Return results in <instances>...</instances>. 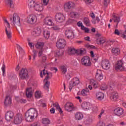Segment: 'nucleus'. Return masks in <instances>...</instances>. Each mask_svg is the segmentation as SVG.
<instances>
[{
    "label": "nucleus",
    "instance_id": "f257e3e1",
    "mask_svg": "<svg viewBox=\"0 0 126 126\" xmlns=\"http://www.w3.org/2000/svg\"><path fill=\"white\" fill-rule=\"evenodd\" d=\"M95 38L96 39V42L98 45H103L106 43L107 46H109V42L106 41V38L103 36L102 35L99 33H97L95 34Z\"/></svg>",
    "mask_w": 126,
    "mask_h": 126
},
{
    "label": "nucleus",
    "instance_id": "f03ea898",
    "mask_svg": "<svg viewBox=\"0 0 126 126\" xmlns=\"http://www.w3.org/2000/svg\"><path fill=\"white\" fill-rule=\"evenodd\" d=\"M19 78L21 80H25L29 78V74L28 70L26 68H23L19 73Z\"/></svg>",
    "mask_w": 126,
    "mask_h": 126
},
{
    "label": "nucleus",
    "instance_id": "7ed1b4c3",
    "mask_svg": "<svg viewBox=\"0 0 126 126\" xmlns=\"http://www.w3.org/2000/svg\"><path fill=\"white\" fill-rule=\"evenodd\" d=\"M80 83V80L78 77L73 78L69 82V89L71 91L74 86H77Z\"/></svg>",
    "mask_w": 126,
    "mask_h": 126
},
{
    "label": "nucleus",
    "instance_id": "20e7f679",
    "mask_svg": "<svg viewBox=\"0 0 126 126\" xmlns=\"http://www.w3.org/2000/svg\"><path fill=\"white\" fill-rule=\"evenodd\" d=\"M10 20L13 23V25H17L20 26V18L19 16L16 13H14L13 17L10 18Z\"/></svg>",
    "mask_w": 126,
    "mask_h": 126
},
{
    "label": "nucleus",
    "instance_id": "39448f33",
    "mask_svg": "<svg viewBox=\"0 0 126 126\" xmlns=\"http://www.w3.org/2000/svg\"><path fill=\"white\" fill-rule=\"evenodd\" d=\"M81 63L85 66H91L92 64L90 57L89 56H84L81 59Z\"/></svg>",
    "mask_w": 126,
    "mask_h": 126
},
{
    "label": "nucleus",
    "instance_id": "423d86ee",
    "mask_svg": "<svg viewBox=\"0 0 126 126\" xmlns=\"http://www.w3.org/2000/svg\"><path fill=\"white\" fill-rule=\"evenodd\" d=\"M33 7L36 11H42L43 9H44L43 5L40 2H36V1H33Z\"/></svg>",
    "mask_w": 126,
    "mask_h": 126
},
{
    "label": "nucleus",
    "instance_id": "0eeeda50",
    "mask_svg": "<svg viewBox=\"0 0 126 126\" xmlns=\"http://www.w3.org/2000/svg\"><path fill=\"white\" fill-rule=\"evenodd\" d=\"M101 66L103 69H110V68L111 67V63H110V61L107 59L102 60Z\"/></svg>",
    "mask_w": 126,
    "mask_h": 126
},
{
    "label": "nucleus",
    "instance_id": "6e6552de",
    "mask_svg": "<svg viewBox=\"0 0 126 126\" xmlns=\"http://www.w3.org/2000/svg\"><path fill=\"white\" fill-rule=\"evenodd\" d=\"M22 121H23V116H22V114H17L14 118V123L15 125H19V124H21Z\"/></svg>",
    "mask_w": 126,
    "mask_h": 126
},
{
    "label": "nucleus",
    "instance_id": "1a4fd4ad",
    "mask_svg": "<svg viewBox=\"0 0 126 126\" xmlns=\"http://www.w3.org/2000/svg\"><path fill=\"white\" fill-rule=\"evenodd\" d=\"M125 63L122 60L118 61L115 66V69L116 70H124L125 69Z\"/></svg>",
    "mask_w": 126,
    "mask_h": 126
},
{
    "label": "nucleus",
    "instance_id": "9d476101",
    "mask_svg": "<svg viewBox=\"0 0 126 126\" xmlns=\"http://www.w3.org/2000/svg\"><path fill=\"white\" fill-rule=\"evenodd\" d=\"M55 19L57 22H63L65 20V17L63 14L62 13H57L55 15Z\"/></svg>",
    "mask_w": 126,
    "mask_h": 126
},
{
    "label": "nucleus",
    "instance_id": "9b49d317",
    "mask_svg": "<svg viewBox=\"0 0 126 126\" xmlns=\"http://www.w3.org/2000/svg\"><path fill=\"white\" fill-rule=\"evenodd\" d=\"M14 118V113L11 111H7L5 115V119L7 122H10Z\"/></svg>",
    "mask_w": 126,
    "mask_h": 126
},
{
    "label": "nucleus",
    "instance_id": "f8f14e48",
    "mask_svg": "<svg viewBox=\"0 0 126 126\" xmlns=\"http://www.w3.org/2000/svg\"><path fill=\"white\" fill-rule=\"evenodd\" d=\"M66 42L64 39H60L56 43V47L58 49H63L65 47Z\"/></svg>",
    "mask_w": 126,
    "mask_h": 126
},
{
    "label": "nucleus",
    "instance_id": "ddd939ff",
    "mask_svg": "<svg viewBox=\"0 0 126 126\" xmlns=\"http://www.w3.org/2000/svg\"><path fill=\"white\" fill-rule=\"evenodd\" d=\"M32 108L29 109L25 114V119L27 122L31 123L32 122V111H31Z\"/></svg>",
    "mask_w": 126,
    "mask_h": 126
},
{
    "label": "nucleus",
    "instance_id": "4468645a",
    "mask_svg": "<svg viewBox=\"0 0 126 126\" xmlns=\"http://www.w3.org/2000/svg\"><path fill=\"white\" fill-rule=\"evenodd\" d=\"M78 95H81L83 97H87L90 95V91L88 89H84L81 92L77 93Z\"/></svg>",
    "mask_w": 126,
    "mask_h": 126
},
{
    "label": "nucleus",
    "instance_id": "2eb2a0df",
    "mask_svg": "<svg viewBox=\"0 0 126 126\" xmlns=\"http://www.w3.org/2000/svg\"><path fill=\"white\" fill-rule=\"evenodd\" d=\"M114 114L118 117H123L124 116V109L121 107H118L114 110Z\"/></svg>",
    "mask_w": 126,
    "mask_h": 126
},
{
    "label": "nucleus",
    "instance_id": "dca6fc26",
    "mask_svg": "<svg viewBox=\"0 0 126 126\" xmlns=\"http://www.w3.org/2000/svg\"><path fill=\"white\" fill-rule=\"evenodd\" d=\"M73 6H74V3L73 2L70 1L67 2L64 4V9L65 11H68Z\"/></svg>",
    "mask_w": 126,
    "mask_h": 126
},
{
    "label": "nucleus",
    "instance_id": "f3484780",
    "mask_svg": "<svg viewBox=\"0 0 126 126\" xmlns=\"http://www.w3.org/2000/svg\"><path fill=\"white\" fill-rule=\"evenodd\" d=\"M64 109L67 112H71L73 110V104L71 102H67L64 106Z\"/></svg>",
    "mask_w": 126,
    "mask_h": 126
},
{
    "label": "nucleus",
    "instance_id": "a211bd4d",
    "mask_svg": "<svg viewBox=\"0 0 126 126\" xmlns=\"http://www.w3.org/2000/svg\"><path fill=\"white\" fill-rule=\"evenodd\" d=\"M92 107V104L90 102H84L82 104V108L84 111H89Z\"/></svg>",
    "mask_w": 126,
    "mask_h": 126
},
{
    "label": "nucleus",
    "instance_id": "6ab92c4d",
    "mask_svg": "<svg viewBox=\"0 0 126 126\" xmlns=\"http://www.w3.org/2000/svg\"><path fill=\"white\" fill-rule=\"evenodd\" d=\"M43 75H46L47 74L46 77L44 79H46V80H48L50 79L53 76V74L52 73H47V71H45V69L43 70V71H40V75L42 78H43Z\"/></svg>",
    "mask_w": 126,
    "mask_h": 126
},
{
    "label": "nucleus",
    "instance_id": "aec40b11",
    "mask_svg": "<svg viewBox=\"0 0 126 126\" xmlns=\"http://www.w3.org/2000/svg\"><path fill=\"white\" fill-rule=\"evenodd\" d=\"M95 78L99 81L102 80L103 78H104V76H103V73H102V71L99 69H97L95 74Z\"/></svg>",
    "mask_w": 126,
    "mask_h": 126
},
{
    "label": "nucleus",
    "instance_id": "412c9836",
    "mask_svg": "<svg viewBox=\"0 0 126 126\" xmlns=\"http://www.w3.org/2000/svg\"><path fill=\"white\" fill-rule=\"evenodd\" d=\"M95 97L98 101H102L105 98V94L101 92H97L95 94Z\"/></svg>",
    "mask_w": 126,
    "mask_h": 126
},
{
    "label": "nucleus",
    "instance_id": "4be33fe9",
    "mask_svg": "<svg viewBox=\"0 0 126 126\" xmlns=\"http://www.w3.org/2000/svg\"><path fill=\"white\" fill-rule=\"evenodd\" d=\"M43 23L45 25H47L48 26H53V25H54L53 20L49 18H45L44 20Z\"/></svg>",
    "mask_w": 126,
    "mask_h": 126
},
{
    "label": "nucleus",
    "instance_id": "5701e85b",
    "mask_svg": "<svg viewBox=\"0 0 126 126\" xmlns=\"http://www.w3.org/2000/svg\"><path fill=\"white\" fill-rule=\"evenodd\" d=\"M119 98V94L117 93L114 92L111 94L110 99L113 102H116Z\"/></svg>",
    "mask_w": 126,
    "mask_h": 126
},
{
    "label": "nucleus",
    "instance_id": "b1692460",
    "mask_svg": "<svg viewBox=\"0 0 126 126\" xmlns=\"http://www.w3.org/2000/svg\"><path fill=\"white\" fill-rule=\"evenodd\" d=\"M5 32H10V25L6 19H3Z\"/></svg>",
    "mask_w": 126,
    "mask_h": 126
},
{
    "label": "nucleus",
    "instance_id": "393cba45",
    "mask_svg": "<svg viewBox=\"0 0 126 126\" xmlns=\"http://www.w3.org/2000/svg\"><path fill=\"white\" fill-rule=\"evenodd\" d=\"M86 54V49L82 48L80 49H76V55L78 56H83Z\"/></svg>",
    "mask_w": 126,
    "mask_h": 126
},
{
    "label": "nucleus",
    "instance_id": "a878e982",
    "mask_svg": "<svg viewBox=\"0 0 126 126\" xmlns=\"http://www.w3.org/2000/svg\"><path fill=\"white\" fill-rule=\"evenodd\" d=\"M4 104L6 107H7V106H10L11 104V97L8 95L6 96Z\"/></svg>",
    "mask_w": 126,
    "mask_h": 126
},
{
    "label": "nucleus",
    "instance_id": "bb28decb",
    "mask_svg": "<svg viewBox=\"0 0 126 126\" xmlns=\"http://www.w3.org/2000/svg\"><path fill=\"white\" fill-rule=\"evenodd\" d=\"M112 53L114 56H119L121 54V50L119 48L114 47L111 50Z\"/></svg>",
    "mask_w": 126,
    "mask_h": 126
},
{
    "label": "nucleus",
    "instance_id": "cd10ccee",
    "mask_svg": "<svg viewBox=\"0 0 126 126\" xmlns=\"http://www.w3.org/2000/svg\"><path fill=\"white\" fill-rule=\"evenodd\" d=\"M100 89L103 91L112 90V87L108 86L105 83H104L100 86Z\"/></svg>",
    "mask_w": 126,
    "mask_h": 126
},
{
    "label": "nucleus",
    "instance_id": "c85d7f7f",
    "mask_svg": "<svg viewBox=\"0 0 126 126\" xmlns=\"http://www.w3.org/2000/svg\"><path fill=\"white\" fill-rule=\"evenodd\" d=\"M75 119L76 121H81L83 119V114L81 112H77L75 114Z\"/></svg>",
    "mask_w": 126,
    "mask_h": 126
},
{
    "label": "nucleus",
    "instance_id": "c756f323",
    "mask_svg": "<svg viewBox=\"0 0 126 126\" xmlns=\"http://www.w3.org/2000/svg\"><path fill=\"white\" fill-rule=\"evenodd\" d=\"M69 16L70 17H72V18H79L80 14L77 12L71 11L70 13Z\"/></svg>",
    "mask_w": 126,
    "mask_h": 126
},
{
    "label": "nucleus",
    "instance_id": "7c9ffc66",
    "mask_svg": "<svg viewBox=\"0 0 126 126\" xmlns=\"http://www.w3.org/2000/svg\"><path fill=\"white\" fill-rule=\"evenodd\" d=\"M65 35L67 39L72 40L74 38V33L73 32H65Z\"/></svg>",
    "mask_w": 126,
    "mask_h": 126
},
{
    "label": "nucleus",
    "instance_id": "2f4dec72",
    "mask_svg": "<svg viewBox=\"0 0 126 126\" xmlns=\"http://www.w3.org/2000/svg\"><path fill=\"white\" fill-rule=\"evenodd\" d=\"M26 95L27 98L32 97V88H28L26 91Z\"/></svg>",
    "mask_w": 126,
    "mask_h": 126
},
{
    "label": "nucleus",
    "instance_id": "473e14b6",
    "mask_svg": "<svg viewBox=\"0 0 126 126\" xmlns=\"http://www.w3.org/2000/svg\"><path fill=\"white\" fill-rule=\"evenodd\" d=\"M43 88H44L46 90H49V88H50V81H49L48 80L44 79Z\"/></svg>",
    "mask_w": 126,
    "mask_h": 126
},
{
    "label": "nucleus",
    "instance_id": "72a5a7b5",
    "mask_svg": "<svg viewBox=\"0 0 126 126\" xmlns=\"http://www.w3.org/2000/svg\"><path fill=\"white\" fill-rule=\"evenodd\" d=\"M16 46L19 52L20 56H21V57H22V56H24L25 53L24 52V50H23V49H22V48L20 47V46L18 44H16Z\"/></svg>",
    "mask_w": 126,
    "mask_h": 126
},
{
    "label": "nucleus",
    "instance_id": "f704fd0d",
    "mask_svg": "<svg viewBox=\"0 0 126 126\" xmlns=\"http://www.w3.org/2000/svg\"><path fill=\"white\" fill-rule=\"evenodd\" d=\"M67 52L69 55H74V54H76V49L74 47H70L68 48Z\"/></svg>",
    "mask_w": 126,
    "mask_h": 126
},
{
    "label": "nucleus",
    "instance_id": "c9c22d12",
    "mask_svg": "<svg viewBox=\"0 0 126 126\" xmlns=\"http://www.w3.org/2000/svg\"><path fill=\"white\" fill-rule=\"evenodd\" d=\"M92 111V113H94V114L96 113H98L99 111V108L97 106H94L92 105V107H91L90 109Z\"/></svg>",
    "mask_w": 126,
    "mask_h": 126
},
{
    "label": "nucleus",
    "instance_id": "e433bc0d",
    "mask_svg": "<svg viewBox=\"0 0 126 126\" xmlns=\"http://www.w3.org/2000/svg\"><path fill=\"white\" fill-rule=\"evenodd\" d=\"M41 122L43 125H50V124H51V121L47 118H42Z\"/></svg>",
    "mask_w": 126,
    "mask_h": 126
},
{
    "label": "nucleus",
    "instance_id": "4c0bfd02",
    "mask_svg": "<svg viewBox=\"0 0 126 126\" xmlns=\"http://www.w3.org/2000/svg\"><path fill=\"white\" fill-rule=\"evenodd\" d=\"M113 19L114 20V22L117 23L116 26H118V25L119 24V23L120 21H121V19L120 18V16L114 15L113 16Z\"/></svg>",
    "mask_w": 126,
    "mask_h": 126
},
{
    "label": "nucleus",
    "instance_id": "58836bf2",
    "mask_svg": "<svg viewBox=\"0 0 126 126\" xmlns=\"http://www.w3.org/2000/svg\"><path fill=\"white\" fill-rule=\"evenodd\" d=\"M90 84L94 86V88H97L99 86V83L98 81H95L93 79H92L90 82Z\"/></svg>",
    "mask_w": 126,
    "mask_h": 126
},
{
    "label": "nucleus",
    "instance_id": "ea45409f",
    "mask_svg": "<svg viewBox=\"0 0 126 126\" xmlns=\"http://www.w3.org/2000/svg\"><path fill=\"white\" fill-rule=\"evenodd\" d=\"M35 97L36 99H40V98H42V97H43L42 92L40 91H36L35 93Z\"/></svg>",
    "mask_w": 126,
    "mask_h": 126
},
{
    "label": "nucleus",
    "instance_id": "a19ab883",
    "mask_svg": "<svg viewBox=\"0 0 126 126\" xmlns=\"http://www.w3.org/2000/svg\"><path fill=\"white\" fill-rule=\"evenodd\" d=\"M60 69L63 73H66L67 71V65H63L60 67Z\"/></svg>",
    "mask_w": 126,
    "mask_h": 126
},
{
    "label": "nucleus",
    "instance_id": "79ce46f5",
    "mask_svg": "<svg viewBox=\"0 0 126 126\" xmlns=\"http://www.w3.org/2000/svg\"><path fill=\"white\" fill-rule=\"evenodd\" d=\"M83 22L86 25V26H90V20L88 17H85L83 21Z\"/></svg>",
    "mask_w": 126,
    "mask_h": 126
},
{
    "label": "nucleus",
    "instance_id": "37998d69",
    "mask_svg": "<svg viewBox=\"0 0 126 126\" xmlns=\"http://www.w3.org/2000/svg\"><path fill=\"white\" fill-rule=\"evenodd\" d=\"M53 106L55 109H57V110H58L59 111V112L60 114H63V110L60 107V105L58 103H53Z\"/></svg>",
    "mask_w": 126,
    "mask_h": 126
},
{
    "label": "nucleus",
    "instance_id": "c03bdc74",
    "mask_svg": "<svg viewBox=\"0 0 126 126\" xmlns=\"http://www.w3.org/2000/svg\"><path fill=\"white\" fill-rule=\"evenodd\" d=\"M39 57H41V59L43 61V62H45L47 60V57H46V55L45 54H43V51H40L39 52L38 54Z\"/></svg>",
    "mask_w": 126,
    "mask_h": 126
},
{
    "label": "nucleus",
    "instance_id": "a18cd8bd",
    "mask_svg": "<svg viewBox=\"0 0 126 126\" xmlns=\"http://www.w3.org/2000/svg\"><path fill=\"white\" fill-rule=\"evenodd\" d=\"M32 114L33 115L32 116V119H36L37 117H38V111L36 110V109L35 108H32Z\"/></svg>",
    "mask_w": 126,
    "mask_h": 126
},
{
    "label": "nucleus",
    "instance_id": "49530a36",
    "mask_svg": "<svg viewBox=\"0 0 126 126\" xmlns=\"http://www.w3.org/2000/svg\"><path fill=\"white\" fill-rule=\"evenodd\" d=\"M35 46L37 49H42L44 47V42H38L35 45Z\"/></svg>",
    "mask_w": 126,
    "mask_h": 126
},
{
    "label": "nucleus",
    "instance_id": "de8ad7c7",
    "mask_svg": "<svg viewBox=\"0 0 126 126\" xmlns=\"http://www.w3.org/2000/svg\"><path fill=\"white\" fill-rule=\"evenodd\" d=\"M110 0H103V4L104 7H107L110 4Z\"/></svg>",
    "mask_w": 126,
    "mask_h": 126
},
{
    "label": "nucleus",
    "instance_id": "09e8293b",
    "mask_svg": "<svg viewBox=\"0 0 126 126\" xmlns=\"http://www.w3.org/2000/svg\"><path fill=\"white\" fill-rule=\"evenodd\" d=\"M43 36L45 39H49L50 38V33L49 32H44Z\"/></svg>",
    "mask_w": 126,
    "mask_h": 126
},
{
    "label": "nucleus",
    "instance_id": "8fccbe9b",
    "mask_svg": "<svg viewBox=\"0 0 126 126\" xmlns=\"http://www.w3.org/2000/svg\"><path fill=\"white\" fill-rule=\"evenodd\" d=\"M26 21V22H27V23H29V24H31V22H32V15L29 16L27 17Z\"/></svg>",
    "mask_w": 126,
    "mask_h": 126
},
{
    "label": "nucleus",
    "instance_id": "3c124183",
    "mask_svg": "<svg viewBox=\"0 0 126 126\" xmlns=\"http://www.w3.org/2000/svg\"><path fill=\"white\" fill-rule=\"evenodd\" d=\"M1 70L2 71L3 76H5V64H4V63L2 64V66L1 67Z\"/></svg>",
    "mask_w": 126,
    "mask_h": 126
},
{
    "label": "nucleus",
    "instance_id": "603ef678",
    "mask_svg": "<svg viewBox=\"0 0 126 126\" xmlns=\"http://www.w3.org/2000/svg\"><path fill=\"white\" fill-rule=\"evenodd\" d=\"M7 3L9 5L10 7L11 8H13V2L12 1V0H7L6 1Z\"/></svg>",
    "mask_w": 126,
    "mask_h": 126
},
{
    "label": "nucleus",
    "instance_id": "864d4df0",
    "mask_svg": "<svg viewBox=\"0 0 126 126\" xmlns=\"http://www.w3.org/2000/svg\"><path fill=\"white\" fill-rule=\"evenodd\" d=\"M6 35L7 36V39L11 40L12 37V33L10 32H6Z\"/></svg>",
    "mask_w": 126,
    "mask_h": 126
},
{
    "label": "nucleus",
    "instance_id": "5fc2aeb1",
    "mask_svg": "<svg viewBox=\"0 0 126 126\" xmlns=\"http://www.w3.org/2000/svg\"><path fill=\"white\" fill-rule=\"evenodd\" d=\"M28 45L31 49H32V38L31 37L28 38L27 39Z\"/></svg>",
    "mask_w": 126,
    "mask_h": 126
},
{
    "label": "nucleus",
    "instance_id": "6e6d98bb",
    "mask_svg": "<svg viewBox=\"0 0 126 126\" xmlns=\"http://www.w3.org/2000/svg\"><path fill=\"white\" fill-rule=\"evenodd\" d=\"M81 29L82 30H83V31H85V32H89V29L85 27V26H83V25L81 27Z\"/></svg>",
    "mask_w": 126,
    "mask_h": 126
},
{
    "label": "nucleus",
    "instance_id": "4d7b16f0",
    "mask_svg": "<svg viewBox=\"0 0 126 126\" xmlns=\"http://www.w3.org/2000/svg\"><path fill=\"white\" fill-rule=\"evenodd\" d=\"M96 126H106V124L102 121H100L97 124Z\"/></svg>",
    "mask_w": 126,
    "mask_h": 126
},
{
    "label": "nucleus",
    "instance_id": "13d9d810",
    "mask_svg": "<svg viewBox=\"0 0 126 126\" xmlns=\"http://www.w3.org/2000/svg\"><path fill=\"white\" fill-rule=\"evenodd\" d=\"M100 22V19H99V17H96L95 21H92V23L93 24H96V23H99Z\"/></svg>",
    "mask_w": 126,
    "mask_h": 126
},
{
    "label": "nucleus",
    "instance_id": "bf43d9fd",
    "mask_svg": "<svg viewBox=\"0 0 126 126\" xmlns=\"http://www.w3.org/2000/svg\"><path fill=\"white\" fill-rule=\"evenodd\" d=\"M56 55L57 57H62L63 55V52L58 51L56 53Z\"/></svg>",
    "mask_w": 126,
    "mask_h": 126
},
{
    "label": "nucleus",
    "instance_id": "052dcab7",
    "mask_svg": "<svg viewBox=\"0 0 126 126\" xmlns=\"http://www.w3.org/2000/svg\"><path fill=\"white\" fill-rule=\"evenodd\" d=\"M42 1L43 5H47L49 0H42Z\"/></svg>",
    "mask_w": 126,
    "mask_h": 126
},
{
    "label": "nucleus",
    "instance_id": "680f3d73",
    "mask_svg": "<svg viewBox=\"0 0 126 126\" xmlns=\"http://www.w3.org/2000/svg\"><path fill=\"white\" fill-rule=\"evenodd\" d=\"M104 115H105V110H102L100 114L98 115L99 119H100L102 117V116H104Z\"/></svg>",
    "mask_w": 126,
    "mask_h": 126
},
{
    "label": "nucleus",
    "instance_id": "e2e57ef3",
    "mask_svg": "<svg viewBox=\"0 0 126 126\" xmlns=\"http://www.w3.org/2000/svg\"><path fill=\"white\" fill-rule=\"evenodd\" d=\"M52 30H54V31H58L59 30H60V28H59V27L58 26H54L52 28H51Z\"/></svg>",
    "mask_w": 126,
    "mask_h": 126
},
{
    "label": "nucleus",
    "instance_id": "0e129e2a",
    "mask_svg": "<svg viewBox=\"0 0 126 126\" xmlns=\"http://www.w3.org/2000/svg\"><path fill=\"white\" fill-rule=\"evenodd\" d=\"M28 4L29 7H30V8H31L32 7V0H29L28 1Z\"/></svg>",
    "mask_w": 126,
    "mask_h": 126
},
{
    "label": "nucleus",
    "instance_id": "69168bd1",
    "mask_svg": "<svg viewBox=\"0 0 126 126\" xmlns=\"http://www.w3.org/2000/svg\"><path fill=\"white\" fill-rule=\"evenodd\" d=\"M77 25L78 27H81L83 25V24L82 23V22L79 21L77 23Z\"/></svg>",
    "mask_w": 126,
    "mask_h": 126
},
{
    "label": "nucleus",
    "instance_id": "338daca9",
    "mask_svg": "<svg viewBox=\"0 0 126 126\" xmlns=\"http://www.w3.org/2000/svg\"><path fill=\"white\" fill-rule=\"evenodd\" d=\"M32 54H33V60H35L36 57L37 56V52H36V51H33L32 52Z\"/></svg>",
    "mask_w": 126,
    "mask_h": 126
},
{
    "label": "nucleus",
    "instance_id": "774afa93",
    "mask_svg": "<svg viewBox=\"0 0 126 126\" xmlns=\"http://www.w3.org/2000/svg\"><path fill=\"white\" fill-rule=\"evenodd\" d=\"M120 126H126V123L124 122H121L119 123Z\"/></svg>",
    "mask_w": 126,
    "mask_h": 126
}]
</instances>
